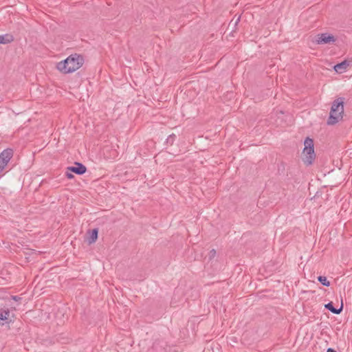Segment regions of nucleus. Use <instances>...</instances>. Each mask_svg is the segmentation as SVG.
Returning <instances> with one entry per match:
<instances>
[{"label": "nucleus", "mask_w": 352, "mask_h": 352, "mask_svg": "<svg viewBox=\"0 0 352 352\" xmlns=\"http://www.w3.org/2000/svg\"><path fill=\"white\" fill-rule=\"evenodd\" d=\"M84 63L81 55L74 54L57 64V69L64 74L72 73L78 69Z\"/></svg>", "instance_id": "1"}, {"label": "nucleus", "mask_w": 352, "mask_h": 352, "mask_svg": "<svg viewBox=\"0 0 352 352\" xmlns=\"http://www.w3.org/2000/svg\"><path fill=\"white\" fill-rule=\"evenodd\" d=\"M344 113V102L342 98H339L334 100L332 104L329 118L328 119V124H334L342 118Z\"/></svg>", "instance_id": "2"}, {"label": "nucleus", "mask_w": 352, "mask_h": 352, "mask_svg": "<svg viewBox=\"0 0 352 352\" xmlns=\"http://www.w3.org/2000/svg\"><path fill=\"white\" fill-rule=\"evenodd\" d=\"M304 145L302 161L306 165H311L316 158L313 140L307 138L304 142Z\"/></svg>", "instance_id": "3"}, {"label": "nucleus", "mask_w": 352, "mask_h": 352, "mask_svg": "<svg viewBox=\"0 0 352 352\" xmlns=\"http://www.w3.org/2000/svg\"><path fill=\"white\" fill-rule=\"evenodd\" d=\"M335 41V37L328 33L318 34L313 40V42L318 45L331 44Z\"/></svg>", "instance_id": "4"}, {"label": "nucleus", "mask_w": 352, "mask_h": 352, "mask_svg": "<svg viewBox=\"0 0 352 352\" xmlns=\"http://www.w3.org/2000/svg\"><path fill=\"white\" fill-rule=\"evenodd\" d=\"M13 156V151L10 148H7L3 151L0 154V173L7 166L9 161Z\"/></svg>", "instance_id": "5"}, {"label": "nucleus", "mask_w": 352, "mask_h": 352, "mask_svg": "<svg viewBox=\"0 0 352 352\" xmlns=\"http://www.w3.org/2000/svg\"><path fill=\"white\" fill-rule=\"evenodd\" d=\"M67 170L74 173L77 175H82L86 172L87 168L82 164L76 162L74 166L67 167Z\"/></svg>", "instance_id": "6"}, {"label": "nucleus", "mask_w": 352, "mask_h": 352, "mask_svg": "<svg viewBox=\"0 0 352 352\" xmlns=\"http://www.w3.org/2000/svg\"><path fill=\"white\" fill-rule=\"evenodd\" d=\"M10 311L8 309H0V320L8 323L11 321L10 319Z\"/></svg>", "instance_id": "7"}, {"label": "nucleus", "mask_w": 352, "mask_h": 352, "mask_svg": "<svg viewBox=\"0 0 352 352\" xmlns=\"http://www.w3.org/2000/svg\"><path fill=\"white\" fill-rule=\"evenodd\" d=\"M14 41V36L10 34L0 35V44H8Z\"/></svg>", "instance_id": "8"}, {"label": "nucleus", "mask_w": 352, "mask_h": 352, "mask_svg": "<svg viewBox=\"0 0 352 352\" xmlns=\"http://www.w3.org/2000/svg\"><path fill=\"white\" fill-rule=\"evenodd\" d=\"M98 229L92 230V231L90 234V236L89 238V244H91V243H94L96 242V241L98 239Z\"/></svg>", "instance_id": "9"}, {"label": "nucleus", "mask_w": 352, "mask_h": 352, "mask_svg": "<svg viewBox=\"0 0 352 352\" xmlns=\"http://www.w3.org/2000/svg\"><path fill=\"white\" fill-rule=\"evenodd\" d=\"M325 307L329 309L330 311H331L333 314H338L341 312L342 309V307H341L340 309H336L332 302H329L327 305H325Z\"/></svg>", "instance_id": "10"}, {"label": "nucleus", "mask_w": 352, "mask_h": 352, "mask_svg": "<svg viewBox=\"0 0 352 352\" xmlns=\"http://www.w3.org/2000/svg\"><path fill=\"white\" fill-rule=\"evenodd\" d=\"M347 64L346 62H342L341 63H338L334 66V69L338 73L343 72L346 68Z\"/></svg>", "instance_id": "11"}, {"label": "nucleus", "mask_w": 352, "mask_h": 352, "mask_svg": "<svg viewBox=\"0 0 352 352\" xmlns=\"http://www.w3.org/2000/svg\"><path fill=\"white\" fill-rule=\"evenodd\" d=\"M318 280L324 286L329 287L330 285V282L327 280V277L323 276H319L318 277Z\"/></svg>", "instance_id": "12"}, {"label": "nucleus", "mask_w": 352, "mask_h": 352, "mask_svg": "<svg viewBox=\"0 0 352 352\" xmlns=\"http://www.w3.org/2000/svg\"><path fill=\"white\" fill-rule=\"evenodd\" d=\"M215 255H216L215 250L212 249V250L210 251L209 257L210 259L214 258L215 256Z\"/></svg>", "instance_id": "13"}, {"label": "nucleus", "mask_w": 352, "mask_h": 352, "mask_svg": "<svg viewBox=\"0 0 352 352\" xmlns=\"http://www.w3.org/2000/svg\"><path fill=\"white\" fill-rule=\"evenodd\" d=\"M69 170H67L66 173H65V176L68 178V179H72L74 177V175L71 173H69L68 172Z\"/></svg>", "instance_id": "14"}, {"label": "nucleus", "mask_w": 352, "mask_h": 352, "mask_svg": "<svg viewBox=\"0 0 352 352\" xmlns=\"http://www.w3.org/2000/svg\"><path fill=\"white\" fill-rule=\"evenodd\" d=\"M12 298L14 300H19V299H21V298L16 296H12Z\"/></svg>", "instance_id": "15"}, {"label": "nucleus", "mask_w": 352, "mask_h": 352, "mask_svg": "<svg viewBox=\"0 0 352 352\" xmlns=\"http://www.w3.org/2000/svg\"><path fill=\"white\" fill-rule=\"evenodd\" d=\"M327 352H336V351L332 348H329V349H327Z\"/></svg>", "instance_id": "16"}]
</instances>
